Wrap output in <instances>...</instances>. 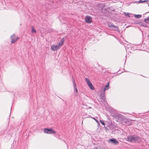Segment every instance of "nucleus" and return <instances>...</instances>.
Segmentation results:
<instances>
[{
	"instance_id": "nucleus-15",
	"label": "nucleus",
	"mask_w": 149,
	"mask_h": 149,
	"mask_svg": "<svg viewBox=\"0 0 149 149\" xmlns=\"http://www.w3.org/2000/svg\"><path fill=\"white\" fill-rule=\"evenodd\" d=\"M102 12L104 13H106L108 11L107 9H106L104 7H103L102 8L101 10Z\"/></svg>"
},
{
	"instance_id": "nucleus-16",
	"label": "nucleus",
	"mask_w": 149,
	"mask_h": 149,
	"mask_svg": "<svg viewBox=\"0 0 149 149\" xmlns=\"http://www.w3.org/2000/svg\"><path fill=\"white\" fill-rule=\"evenodd\" d=\"M111 28L113 30H118V27L114 25Z\"/></svg>"
},
{
	"instance_id": "nucleus-8",
	"label": "nucleus",
	"mask_w": 149,
	"mask_h": 149,
	"mask_svg": "<svg viewBox=\"0 0 149 149\" xmlns=\"http://www.w3.org/2000/svg\"><path fill=\"white\" fill-rule=\"evenodd\" d=\"M124 124L127 125H132V121L131 120L126 119L123 122Z\"/></svg>"
},
{
	"instance_id": "nucleus-14",
	"label": "nucleus",
	"mask_w": 149,
	"mask_h": 149,
	"mask_svg": "<svg viewBox=\"0 0 149 149\" xmlns=\"http://www.w3.org/2000/svg\"><path fill=\"white\" fill-rule=\"evenodd\" d=\"M109 83H108L107 84L105 88H104L103 90L104 92H105V91L107 90H108L109 88Z\"/></svg>"
},
{
	"instance_id": "nucleus-1",
	"label": "nucleus",
	"mask_w": 149,
	"mask_h": 149,
	"mask_svg": "<svg viewBox=\"0 0 149 149\" xmlns=\"http://www.w3.org/2000/svg\"><path fill=\"white\" fill-rule=\"evenodd\" d=\"M126 140L132 143H139L142 141L141 137L136 135H130L127 136Z\"/></svg>"
},
{
	"instance_id": "nucleus-7",
	"label": "nucleus",
	"mask_w": 149,
	"mask_h": 149,
	"mask_svg": "<svg viewBox=\"0 0 149 149\" xmlns=\"http://www.w3.org/2000/svg\"><path fill=\"white\" fill-rule=\"evenodd\" d=\"M85 81H86L89 87L91 90H93L94 89V86L92 85L91 82L90 80L87 78H85Z\"/></svg>"
},
{
	"instance_id": "nucleus-27",
	"label": "nucleus",
	"mask_w": 149,
	"mask_h": 149,
	"mask_svg": "<svg viewBox=\"0 0 149 149\" xmlns=\"http://www.w3.org/2000/svg\"><path fill=\"white\" fill-rule=\"evenodd\" d=\"M148 37L149 38V35H148Z\"/></svg>"
},
{
	"instance_id": "nucleus-19",
	"label": "nucleus",
	"mask_w": 149,
	"mask_h": 149,
	"mask_svg": "<svg viewBox=\"0 0 149 149\" xmlns=\"http://www.w3.org/2000/svg\"><path fill=\"white\" fill-rule=\"evenodd\" d=\"M31 32L34 33H36V30L34 29V28L33 26H32V27Z\"/></svg>"
},
{
	"instance_id": "nucleus-20",
	"label": "nucleus",
	"mask_w": 149,
	"mask_h": 149,
	"mask_svg": "<svg viewBox=\"0 0 149 149\" xmlns=\"http://www.w3.org/2000/svg\"><path fill=\"white\" fill-rule=\"evenodd\" d=\"M148 1L147 0H144V1H142L141 0H140L139 1L137 2H135V3L136 2H138L139 3H143L144 2H148Z\"/></svg>"
},
{
	"instance_id": "nucleus-12",
	"label": "nucleus",
	"mask_w": 149,
	"mask_h": 149,
	"mask_svg": "<svg viewBox=\"0 0 149 149\" xmlns=\"http://www.w3.org/2000/svg\"><path fill=\"white\" fill-rule=\"evenodd\" d=\"M51 48L52 50L55 51L57 50L58 49H59V48H58L57 45H53L51 46Z\"/></svg>"
},
{
	"instance_id": "nucleus-26",
	"label": "nucleus",
	"mask_w": 149,
	"mask_h": 149,
	"mask_svg": "<svg viewBox=\"0 0 149 149\" xmlns=\"http://www.w3.org/2000/svg\"><path fill=\"white\" fill-rule=\"evenodd\" d=\"M91 107H89L88 108V109H91Z\"/></svg>"
},
{
	"instance_id": "nucleus-13",
	"label": "nucleus",
	"mask_w": 149,
	"mask_h": 149,
	"mask_svg": "<svg viewBox=\"0 0 149 149\" xmlns=\"http://www.w3.org/2000/svg\"><path fill=\"white\" fill-rule=\"evenodd\" d=\"M109 141L115 144H117L119 143V142L114 138L110 139Z\"/></svg>"
},
{
	"instance_id": "nucleus-4",
	"label": "nucleus",
	"mask_w": 149,
	"mask_h": 149,
	"mask_svg": "<svg viewBox=\"0 0 149 149\" xmlns=\"http://www.w3.org/2000/svg\"><path fill=\"white\" fill-rule=\"evenodd\" d=\"M100 101L104 105H106L107 104V102L106 100V98L105 97V93L104 92H102L100 94Z\"/></svg>"
},
{
	"instance_id": "nucleus-18",
	"label": "nucleus",
	"mask_w": 149,
	"mask_h": 149,
	"mask_svg": "<svg viewBox=\"0 0 149 149\" xmlns=\"http://www.w3.org/2000/svg\"><path fill=\"white\" fill-rule=\"evenodd\" d=\"M113 25L114 24L111 23H109L108 24V26L111 28H112Z\"/></svg>"
},
{
	"instance_id": "nucleus-5",
	"label": "nucleus",
	"mask_w": 149,
	"mask_h": 149,
	"mask_svg": "<svg viewBox=\"0 0 149 149\" xmlns=\"http://www.w3.org/2000/svg\"><path fill=\"white\" fill-rule=\"evenodd\" d=\"M44 133L47 134H56V132L54 131L52 129H48L47 128H45L44 130Z\"/></svg>"
},
{
	"instance_id": "nucleus-25",
	"label": "nucleus",
	"mask_w": 149,
	"mask_h": 149,
	"mask_svg": "<svg viewBox=\"0 0 149 149\" xmlns=\"http://www.w3.org/2000/svg\"><path fill=\"white\" fill-rule=\"evenodd\" d=\"M93 118L95 120L96 122L97 123L98 125H100V123L98 120L95 119L94 118Z\"/></svg>"
},
{
	"instance_id": "nucleus-9",
	"label": "nucleus",
	"mask_w": 149,
	"mask_h": 149,
	"mask_svg": "<svg viewBox=\"0 0 149 149\" xmlns=\"http://www.w3.org/2000/svg\"><path fill=\"white\" fill-rule=\"evenodd\" d=\"M85 20L87 23H90L92 22V18L90 16H87L85 17Z\"/></svg>"
},
{
	"instance_id": "nucleus-10",
	"label": "nucleus",
	"mask_w": 149,
	"mask_h": 149,
	"mask_svg": "<svg viewBox=\"0 0 149 149\" xmlns=\"http://www.w3.org/2000/svg\"><path fill=\"white\" fill-rule=\"evenodd\" d=\"M72 82L74 86V91H75L76 93H78V91L77 90V86L76 85V84L75 83V81L74 80V79L73 76L72 77ZM77 94V93H76Z\"/></svg>"
},
{
	"instance_id": "nucleus-11",
	"label": "nucleus",
	"mask_w": 149,
	"mask_h": 149,
	"mask_svg": "<svg viewBox=\"0 0 149 149\" xmlns=\"http://www.w3.org/2000/svg\"><path fill=\"white\" fill-rule=\"evenodd\" d=\"M64 41V39L63 38L60 41L58 45H57L58 48H59V49L61 48L62 45L63 44Z\"/></svg>"
},
{
	"instance_id": "nucleus-24",
	"label": "nucleus",
	"mask_w": 149,
	"mask_h": 149,
	"mask_svg": "<svg viewBox=\"0 0 149 149\" xmlns=\"http://www.w3.org/2000/svg\"><path fill=\"white\" fill-rule=\"evenodd\" d=\"M142 26L145 27H146L148 26H147V25L146 24H145V23L143 24H142Z\"/></svg>"
},
{
	"instance_id": "nucleus-6",
	"label": "nucleus",
	"mask_w": 149,
	"mask_h": 149,
	"mask_svg": "<svg viewBox=\"0 0 149 149\" xmlns=\"http://www.w3.org/2000/svg\"><path fill=\"white\" fill-rule=\"evenodd\" d=\"M10 38L11 40V43H14L15 42L19 39V38L18 37H16L15 34H13L10 36Z\"/></svg>"
},
{
	"instance_id": "nucleus-22",
	"label": "nucleus",
	"mask_w": 149,
	"mask_h": 149,
	"mask_svg": "<svg viewBox=\"0 0 149 149\" xmlns=\"http://www.w3.org/2000/svg\"><path fill=\"white\" fill-rule=\"evenodd\" d=\"M125 15L126 16H128V17H130V14L128 13H124Z\"/></svg>"
},
{
	"instance_id": "nucleus-23",
	"label": "nucleus",
	"mask_w": 149,
	"mask_h": 149,
	"mask_svg": "<svg viewBox=\"0 0 149 149\" xmlns=\"http://www.w3.org/2000/svg\"><path fill=\"white\" fill-rule=\"evenodd\" d=\"M100 123L103 125H105V123L102 120H100Z\"/></svg>"
},
{
	"instance_id": "nucleus-3",
	"label": "nucleus",
	"mask_w": 149,
	"mask_h": 149,
	"mask_svg": "<svg viewBox=\"0 0 149 149\" xmlns=\"http://www.w3.org/2000/svg\"><path fill=\"white\" fill-rule=\"evenodd\" d=\"M112 116L113 117H115L118 121H123L126 118L125 116L117 113L116 111L114 112Z\"/></svg>"
},
{
	"instance_id": "nucleus-21",
	"label": "nucleus",
	"mask_w": 149,
	"mask_h": 149,
	"mask_svg": "<svg viewBox=\"0 0 149 149\" xmlns=\"http://www.w3.org/2000/svg\"><path fill=\"white\" fill-rule=\"evenodd\" d=\"M142 16L141 15H135V17L137 18H140Z\"/></svg>"
},
{
	"instance_id": "nucleus-17",
	"label": "nucleus",
	"mask_w": 149,
	"mask_h": 149,
	"mask_svg": "<svg viewBox=\"0 0 149 149\" xmlns=\"http://www.w3.org/2000/svg\"><path fill=\"white\" fill-rule=\"evenodd\" d=\"M144 21L146 23L149 24V16L146 19H145Z\"/></svg>"
},
{
	"instance_id": "nucleus-2",
	"label": "nucleus",
	"mask_w": 149,
	"mask_h": 149,
	"mask_svg": "<svg viewBox=\"0 0 149 149\" xmlns=\"http://www.w3.org/2000/svg\"><path fill=\"white\" fill-rule=\"evenodd\" d=\"M61 1H59V3L57 2H54L53 1H50L49 3H47L46 4V6L49 5L50 7H48V8L50 9L52 8H55L58 7L59 6L61 5Z\"/></svg>"
}]
</instances>
